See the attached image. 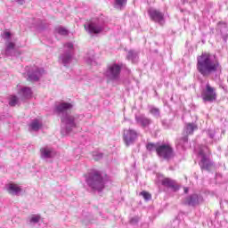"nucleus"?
Listing matches in <instances>:
<instances>
[{
	"instance_id": "obj_1",
	"label": "nucleus",
	"mask_w": 228,
	"mask_h": 228,
	"mask_svg": "<svg viewBox=\"0 0 228 228\" xmlns=\"http://www.w3.org/2000/svg\"><path fill=\"white\" fill-rule=\"evenodd\" d=\"M69 110H72V104L69 102H61L55 105L54 113L61 117V134L67 136L70 134L77 124H79V118H83V115H70L67 113Z\"/></svg>"
},
{
	"instance_id": "obj_2",
	"label": "nucleus",
	"mask_w": 228,
	"mask_h": 228,
	"mask_svg": "<svg viewBox=\"0 0 228 228\" xmlns=\"http://www.w3.org/2000/svg\"><path fill=\"white\" fill-rule=\"evenodd\" d=\"M197 70L203 77H208L215 72H222V65L215 55L204 53L197 57Z\"/></svg>"
},
{
	"instance_id": "obj_3",
	"label": "nucleus",
	"mask_w": 228,
	"mask_h": 228,
	"mask_svg": "<svg viewBox=\"0 0 228 228\" xmlns=\"http://www.w3.org/2000/svg\"><path fill=\"white\" fill-rule=\"evenodd\" d=\"M86 183L91 190L102 191L108 183V176L102 171L93 169L86 175Z\"/></svg>"
},
{
	"instance_id": "obj_4",
	"label": "nucleus",
	"mask_w": 228,
	"mask_h": 228,
	"mask_svg": "<svg viewBox=\"0 0 228 228\" xmlns=\"http://www.w3.org/2000/svg\"><path fill=\"white\" fill-rule=\"evenodd\" d=\"M84 28L88 35L94 37L102 33L106 25L102 18H93L84 25Z\"/></svg>"
},
{
	"instance_id": "obj_5",
	"label": "nucleus",
	"mask_w": 228,
	"mask_h": 228,
	"mask_svg": "<svg viewBox=\"0 0 228 228\" xmlns=\"http://www.w3.org/2000/svg\"><path fill=\"white\" fill-rule=\"evenodd\" d=\"M1 37L5 41V56H20V53L15 50V42H13V39L12 38V37H13V34H12V32L8 30H4L1 34Z\"/></svg>"
},
{
	"instance_id": "obj_6",
	"label": "nucleus",
	"mask_w": 228,
	"mask_h": 228,
	"mask_svg": "<svg viewBox=\"0 0 228 228\" xmlns=\"http://www.w3.org/2000/svg\"><path fill=\"white\" fill-rule=\"evenodd\" d=\"M74 44L70 42L66 43L64 44V53L61 54L59 61H61L64 67H69L70 61H72V58H74Z\"/></svg>"
},
{
	"instance_id": "obj_7",
	"label": "nucleus",
	"mask_w": 228,
	"mask_h": 228,
	"mask_svg": "<svg viewBox=\"0 0 228 228\" xmlns=\"http://www.w3.org/2000/svg\"><path fill=\"white\" fill-rule=\"evenodd\" d=\"M120 72H122V66L117 63L110 64L104 72L105 77L108 81H119Z\"/></svg>"
},
{
	"instance_id": "obj_8",
	"label": "nucleus",
	"mask_w": 228,
	"mask_h": 228,
	"mask_svg": "<svg viewBox=\"0 0 228 228\" xmlns=\"http://www.w3.org/2000/svg\"><path fill=\"white\" fill-rule=\"evenodd\" d=\"M208 148L206 146L200 147L199 151V156H201V160L200 162V167L201 170H209L213 167V161L209 159V157L206 155Z\"/></svg>"
},
{
	"instance_id": "obj_9",
	"label": "nucleus",
	"mask_w": 228,
	"mask_h": 228,
	"mask_svg": "<svg viewBox=\"0 0 228 228\" xmlns=\"http://www.w3.org/2000/svg\"><path fill=\"white\" fill-rule=\"evenodd\" d=\"M201 99L203 102H213L216 101V92L209 84L206 85V88L201 91Z\"/></svg>"
},
{
	"instance_id": "obj_10",
	"label": "nucleus",
	"mask_w": 228,
	"mask_h": 228,
	"mask_svg": "<svg viewBox=\"0 0 228 228\" xmlns=\"http://www.w3.org/2000/svg\"><path fill=\"white\" fill-rule=\"evenodd\" d=\"M148 15L153 22H157L159 26L165 24V13L161 12L159 10L151 7L148 9Z\"/></svg>"
},
{
	"instance_id": "obj_11",
	"label": "nucleus",
	"mask_w": 228,
	"mask_h": 228,
	"mask_svg": "<svg viewBox=\"0 0 228 228\" xmlns=\"http://www.w3.org/2000/svg\"><path fill=\"white\" fill-rule=\"evenodd\" d=\"M157 154L164 159H172L174 158V149L169 144H162L158 146Z\"/></svg>"
},
{
	"instance_id": "obj_12",
	"label": "nucleus",
	"mask_w": 228,
	"mask_h": 228,
	"mask_svg": "<svg viewBox=\"0 0 228 228\" xmlns=\"http://www.w3.org/2000/svg\"><path fill=\"white\" fill-rule=\"evenodd\" d=\"M136 138H138V132H136V130L131 128L124 130L123 140L126 147L133 145L134 142H136Z\"/></svg>"
},
{
	"instance_id": "obj_13",
	"label": "nucleus",
	"mask_w": 228,
	"mask_h": 228,
	"mask_svg": "<svg viewBox=\"0 0 228 228\" xmlns=\"http://www.w3.org/2000/svg\"><path fill=\"white\" fill-rule=\"evenodd\" d=\"M45 74V70L42 68H36L31 72L28 73V81H31L32 83H37V81H40L42 76Z\"/></svg>"
},
{
	"instance_id": "obj_14",
	"label": "nucleus",
	"mask_w": 228,
	"mask_h": 228,
	"mask_svg": "<svg viewBox=\"0 0 228 228\" xmlns=\"http://www.w3.org/2000/svg\"><path fill=\"white\" fill-rule=\"evenodd\" d=\"M200 202H202V196H199V194H191L183 200V204L185 206H191L193 208L195 206H199Z\"/></svg>"
},
{
	"instance_id": "obj_15",
	"label": "nucleus",
	"mask_w": 228,
	"mask_h": 228,
	"mask_svg": "<svg viewBox=\"0 0 228 228\" xmlns=\"http://www.w3.org/2000/svg\"><path fill=\"white\" fill-rule=\"evenodd\" d=\"M135 122L138 126L145 129V127H149L151 124H152V119L149 118L144 114L135 115Z\"/></svg>"
},
{
	"instance_id": "obj_16",
	"label": "nucleus",
	"mask_w": 228,
	"mask_h": 228,
	"mask_svg": "<svg viewBox=\"0 0 228 228\" xmlns=\"http://www.w3.org/2000/svg\"><path fill=\"white\" fill-rule=\"evenodd\" d=\"M162 186H165L166 188H169L172 190V191H179V184H177V182L175 180H173L171 178H164L161 181Z\"/></svg>"
},
{
	"instance_id": "obj_17",
	"label": "nucleus",
	"mask_w": 228,
	"mask_h": 228,
	"mask_svg": "<svg viewBox=\"0 0 228 228\" xmlns=\"http://www.w3.org/2000/svg\"><path fill=\"white\" fill-rule=\"evenodd\" d=\"M41 159H51L54 158V151L53 148L43 147L40 149Z\"/></svg>"
},
{
	"instance_id": "obj_18",
	"label": "nucleus",
	"mask_w": 228,
	"mask_h": 228,
	"mask_svg": "<svg viewBox=\"0 0 228 228\" xmlns=\"http://www.w3.org/2000/svg\"><path fill=\"white\" fill-rule=\"evenodd\" d=\"M18 94L21 101H26L33 97V91L31 90V87H23L18 92Z\"/></svg>"
},
{
	"instance_id": "obj_19",
	"label": "nucleus",
	"mask_w": 228,
	"mask_h": 228,
	"mask_svg": "<svg viewBox=\"0 0 228 228\" xmlns=\"http://www.w3.org/2000/svg\"><path fill=\"white\" fill-rule=\"evenodd\" d=\"M217 31L221 33L222 37L225 40L228 37V28L227 24L224 22L219 21L217 25Z\"/></svg>"
},
{
	"instance_id": "obj_20",
	"label": "nucleus",
	"mask_w": 228,
	"mask_h": 228,
	"mask_svg": "<svg viewBox=\"0 0 228 228\" xmlns=\"http://www.w3.org/2000/svg\"><path fill=\"white\" fill-rule=\"evenodd\" d=\"M6 190L10 195H19L22 191V189L19 185L13 183L7 185Z\"/></svg>"
},
{
	"instance_id": "obj_21",
	"label": "nucleus",
	"mask_w": 228,
	"mask_h": 228,
	"mask_svg": "<svg viewBox=\"0 0 228 228\" xmlns=\"http://www.w3.org/2000/svg\"><path fill=\"white\" fill-rule=\"evenodd\" d=\"M138 52L134 50H129L126 55V60L129 61H132V63H137L138 62Z\"/></svg>"
},
{
	"instance_id": "obj_22",
	"label": "nucleus",
	"mask_w": 228,
	"mask_h": 228,
	"mask_svg": "<svg viewBox=\"0 0 228 228\" xmlns=\"http://www.w3.org/2000/svg\"><path fill=\"white\" fill-rule=\"evenodd\" d=\"M42 127V123L38 119H34L28 125L29 131H40Z\"/></svg>"
},
{
	"instance_id": "obj_23",
	"label": "nucleus",
	"mask_w": 228,
	"mask_h": 228,
	"mask_svg": "<svg viewBox=\"0 0 228 228\" xmlns=\"http://www.w3.org/2000/svg\"><path fill=\"white\" fill-rule=\"evenodd\" d=\"M126 4H127V0H114V8L116 10H123Z\"/></svg>"
},
{
	"instance_id": "obj_24",
	"label": "nucleus",
	"mask_w": 228,
	"mask_h": 228,
	"mask_svg": "<svg viewBox=\"0 0 228 228\" xmlns=\"http://www.w3.org/2000/svg\"><path fill=\"white\" fill-rule=\"evenodd\" d=\"M195 129H197V126H195V124L189 123L185 128L186 134H193Z\"/></svg>"
},
{
	"instance_id": "obj_25",
	"label": "nucleus",
	"mask_w": 228,
	"mask_h": 228,
	"mask_svg": "<svg viewBox=\"0 0 228 228\" xmlns=\"http://www.w3.org/2000/svg\"><path fill=\"white\" fill-rule=\"evenodd\" d=\"M55 31L56 33H58L59 35H61L62 37H67V35H69V30H67V28L63 27H59L55 28Z\"/></svg>"
},
{
	"instance_id": "obj_26",
	"label": "nucleus",
	"mask_w": 228,
	"mask_h": 228,
	"mask_svg": "<svg viewBox=\"0 0 228 228\" xmlns=\"http://www.w3.org/2000/svg\"><path fill=\"white\" fill-rule=\"evenodd\" d=\"M186 143H188V135H184L177 141V145H180L181 147H184Z\"/></svg>"
},
{
	"instance_id": "obj_27",
	"label": "nucleus",
	"mask_w": 228,
	"mask_h": 228,
	"mask_svg": "<svg viewBox=\"0 0 228 228\" xmlns=\"http://www.w3.org/2000/svg\"><path fill=\"white\" fill-rule=\"evenodd\" d=\"M17 104H19V98L16 95L11 96L9 105L17 106Z\"/></svg>"
},
{
	"instance_id": "obj_28",
	"label": "nucleus",
	"mask_w": 228,
	"mask_h": 228,
	"mask_svg": "<svg viewBox=\"0 0 228 228\" xmlns=\"http://www.w3.org/2000/svg\"><path fill=\"white\" fill-rule=\"evenodd\" d=\"M40 216L38 215H32L29 218L30 224H38L40 222Z\"/></svg>"
},
{
	"instance_id": "obj_29",
	"label": "nucleus",
	"mask_w": 228,
	"mask_h": 228,
	"mask_svg": "<svg viewBox=\"0 0 228 228\" xmlns=\"http://www.w3.org/2000/svg\"><path fill=\"white\" fill-rule=\"evenodd\" d=\"M146 149L147 151H150L151 152H152V151H156V152H158V146L152 142H150L146 145Z\"/></svg>"
},
{
	"instance_id": "obj_30",
	"label": "nucleus",
	"mask_w": 228,
	"mask_h": 228,
	"mask_svg": "<svg viewBox=\"0 0 228 228\" xmlns=\"http://www.w3.org/2000/svg\"><path fill=\"white\" fill-rule=\"evenodd\" d=\"M140 195H142V197H143L144 200H151V199H152V195H151V193L145 191H142L140 192Z\"/></svg>"
},
{
	"instance_id": "obj_31",
	"label": "nucleus",
	"mask_w": 228,
	"mask_h": 228,
	"mask_svg": "<svg viewBox=\"0 0 228 228\" xmlns=\"http://www.w3.org/2000/svg\"><path fill=\"white\" fill-rule=\"evenodd\" d=\"M86 61L88 65H94L95 63V57L92 55L91 57L86 56Z\"/></svg>"
},
{
	"instance_id": "obj_32",
	"label": "nucleus",
	"mask_w": 228,
	"mask_h": 228,
	"mask_svg": "<svg viewBox=\"0 0 228 228\" xmlns=\"http://www.w3.org/2000/svg\"><path fill=\"white\" fill-rule=\"evenodd\" d=\"M103 154L101 152H94L93 153V158L94 161H99V159H102Z\"/></svg>"
},
{
	"instance_id": "obj_33",
	"label": "nucleus",
	"mask_w": 228,
	"mask_h": 228,
	"mask_svg": "<svg viewBox=\"0 0 228 228\" xmlns=\"http://www.w3.org/2000/svg\"><path fill=\"white\" fill-rule=\"evenodd\" d=\"M150 113H151V115H153V117L159 118V109H158V108H151L150 110Z\"/></svg>"
},
{
	"instance_id": "obj_34",
	"label": "nucleus",
	"mask_w": 228,
	"mask_h": 228,
	"mask_svg": "<svg viewBox=\"0 0 228 228\" xmlns=\"http://www.w3.org/2000/svg\"><path fill=\"white\" fill-rule=\"evenodd\" d=\"M138 222H140V218L138 216H134L130 219V224H132V225H136Z\"/></svg>"
},
{
	"instance_id": "obj_35",
	"label": "nucleus",
	"mask_w": 228,
	"mask_h": 228,
	"mask_svg": "<svg viewBox=\"0 0 228 228\" xmlns=\"http://www.w3.org/2000/svg\"><path fill=\"white\" fill-rule=\"evenodd\" d=\"M208 136H209V138H211V140H213V138H215V130H208Z\"/></svg>"
},
{
	"instance_id": "obj_36",
	"label": "nucleus",
	"mask_w": 228,
	"mask_h": 228,
	"mask_svg": "<svg viewBox=\"0 0 228 228\" xmlns=\"http://www.w3.org/2000/svg\"><path fill=\"white\" fill-rule=\"evenodd\" d=\"M162 126H164L166 129H168L170 127V125L168 124V121L167 119L162 120Z\"/></svg>"
},
{
	"instance_id": "obj_37",
	"label": "nucleus",
	"mask_w": 228,
	"mask_h": 228,
	"mask_svg": "<svg viewBox=\"0 0 228 228\" xmlns=\"http://www.w3.org/2000/svg\"><path fill=\"white\" fill-rule=\"evenodd\" d=\"M16 3H18V4H24V3H26L25 0H14Z\"/></svg>"
},
{
	"instance_id": "obj_38",
	"label": "nucleus",
	"mask_w": 228,
	"mask_h": 228,
	"mask_svg": "<svg viewBox=\"0 0 228 228\" xmlns=\"http://www.w3.org/2000/svg\"><path fill=\"white\" fill-rule=\"evenodd\" d=\"M188 191H189L188 187H185V188H184V193H188Z\"/></svg>"
},
{
	"instance_id": "obj_39",
	"label": "nucleus",
	"mask_w": 228,
	"mask_h": 228,
	"mask_svg": "<svg viewBox=\"0 0 228 228\" xmlns=\"http://www.w3.org/2000/svg\"><path fill=\"white\" fill-rule=\"evenodd\" d=\"M195 0H185L186 3H193Z\"/></svg>"
},
{
	"instance_id": "obj_40",
	"label": "nucleus",
	"mask_w": 228,
	"mask_h": 228,
	"mask_svg": "<svg viewBox=\"0 0 228 228\" xmlns=\"http://www.w3.org/2000/svg\"><path fill=\"white\" fill-rule=\"evenodd\" d=\"M83 224H85L86 225H87V224H88V222H87L86 220H84V221H83Z\"/></svg>"
}]
</instances>
